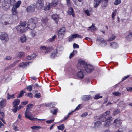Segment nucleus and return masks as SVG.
<instances>
[{
	"label": "nucleus",
	"instance_id": "nucleus-1",
	"mask_svg": "<svg viewBox=\"0 0 132 132\" xmlns=\"http://www.w3.org/2000/svg\"><path fill=\"white\" fill-rule=\"evenodd\" d=\"M78 65L81 68L80 69H83L87 73H91L94 69L93 66L90 65H87L86 63L83 60L79 61Z\"/></svg>",
	"mask_w": 132,
	"mask_h": 132
},
{
	"label": "nucleus",
	"instance_id": "nucleus-2",
	"mask_svg": "<svg viewBox=\"0 0 132 132\" xmlns=\"http://www.w3.org/2000/svg\"><path fill=\"white\" fill-rule=\"evenodd\" d=\"M4 19L7 20V21H5L4 22L5 25L11 24L12 23V16L11 15H6L4 16Z\"/></svg>",
	"mask_w": 132,
	"mask_h": 132
},
{
	"label": "nucleus",
	"instance_id": "nucleus-3",
	"mask_svg": "<svg viewBox=\"0 0 132 132\" xmlns=\"http://www.w3.org/2000/svg\"><path fill=\"white\" fill-rule=\"evenodd\" d=\"M34 88L35 89H39L41 87L39 85V80L36 77H34Z\"/></svg>",
	"mask_w": 132,
	"mask_h": 132
},
{
	"label": "nucleus",
	"instance_id": "nucleus-4",
	"mask_svg": "<svg viewBox=\"0 0 132 132\" xmlns=\"http://www.w3.org/2000/svg\"><path fill=\"white\" fill-rule=\"evenodd\" d=\"M16 28L17 31L21 33L25 32L27 29L26 27L19 25L17 26Z\"/></svg>",
	"mask_w": 132,
	"mask_h": 132
},
{
	"label": "nucleus",
	"instance_id": "nucleus-5",
	"mask_svg": "<svg viewBox=\"0 0 132 132\" xmlns=\"http://www.w3.org/2000/svg\"><path fill=\"white\" fill-rule=\"evenodd\" d=\"M42 0H37L36 4V6L38 9H41L44 6V4L42 2Z\"/></svg>",
	"mask_w": 132,
	"mask_h": 132
},
{
	"label": "nucleus",
	"instance_id": "nucleus-6",
	"mask_svg": "<svg viewBox=\"0 0 132 132\" xmlns=\"http://www.w3.org/2000/svg\"><path fill=\"white\" fill-rule=\"evenodd\" d=\"M60 48H61V51H62L63 49V47H57V49L55 50L54 51V52L53 53H51V55L50 56L51 58H53L55 57V56L56 55V54L59 51H60L59 49Z\"/></svg>",
	"mask_w": 132,
	"mask_h": 132
},
{
	"label": "nucleus",
	"instance_id": "nucleus-7",
	"mask_svg": "<svg viewBox=\"0 0 132 132\" xmlns=\"http://www.w3.org/2000/svg\"><path fill=\"white\" fill-rule=\"evenodd\" d=\"M65 27H62L60 29L58 34L59 38H61L63 37L64 34H65Z\"/></svg>",
	"mask_w": 132,
	"mask_h": 132
},
{
	"label": "nucleus",
	"instance_id": "nucleus-8",
	"mask_svg": "<svg viewBox=\"0 0 132 132\" xmlns=\"http://www.w3.org/2000/svg\"><path fill=\"white\" fill-rule=\"evenodd\" d=\"M0 39L2 40H4L5 41H8L9 38L7 34L5 32L1 33H0Z\"/></svg>",
	"mask_w": 132,
	"mask_h": 132
},
{
	"label": "nucleus",
	"instance_id": "nucleus-9",
	"mask_svg": "<svg viewBox=\"0 0 132 132\" xmlns=\"http://www.w3.org/2000/svg\"><path fill=\"white\" fill-rule=\"evenodd\" d=\"M25 117L31 120H33L32 113L30 111H26L25 113Z\"/></svg>",
	"mask_w": 132,
	"mask_h": 132
},
{
	"label": "nucleus",
	"instance_id": "nucleus-10",
	"mask_svg": "<svg viewBox=\"0 0 132 132\" xmlns=\"http://www.w3.org/2000/svg\"><path fill=\"white\" fill-rule=\"evenodd\" d=\"M83 72L86 73V72L83 69H80V71L78 72L77 74V76L79 78L82 79L84 77Z\"/></svg>",
	"mask_w": 132,
	"mask_h": 132
},
{
	"label": "nucleus",
	"instance_id": "nucleus-11",
	"mask_svg": "<svg viewBox=\"0 0 132 132\" xmlns=\"http://www.w3.org/2000/svg\"><path fill=\"white\" fill-rule=\"evenodd\" d=\"M10 4L8 2H7L6 0H5L3 2V8L4 10H6L9 8Z\"/></svg>",
	"mask_w": 132,
	"mask_h": 132
},
{
	"label": "nucleus",
	"instance_id": "nucleus-12",
	"mask_svg": "<svg viewBox=\"0 0 132 132\" xmlns=\"http://www.w3.org/2000/svg\"><path fill=\"white\" fill-rule=\"evenodd\" d=\"M105 116H102V114L100 115L99 117V119H101V120L102 121H106L107 120H112L113 119L112 117H108L106 118Z\"/></svg>",
	"mask_w": 132,
	"mask_h": 132
},
{
	"label": "nucleus",
	"instance_id": "nucleus-13",
	"mask_svg": "<svg viewBox=\"0 0 132 132\" xmlns=\"http://www.w3.org/2000/svg\"><path fill=\"white\" fill-rule=\"evenodd\" d=\"M75 4L78 6H81L83 4V0H74Z\"/></svg>",
	"mask_w": 132,
	"mask_h": 132
},
{
	"label": "nucleus",
	"instance_id": "nucleus-14",
	"mask_svg": "<svg viewBox=\"0 0 132 132\" xmlns=\"http://www.w3.org/2000/svg\"><path fill=\"white\" fill-rule=\"evenodd\" d=\"M51 17L56 23H57L59 19V15L56 14H54L51 16Z\"/></svg>",
	"mask_w": 132,
	"mask_h": 132
},
{
	"label": "nucleus",
	"instance_id": "nucleus-15",
	"mask_svg": "<svg viewBox=\"0 0 132 132\" xmlns=\"http://www.w3.org/2000/svg\"><path fill=\"white\" fill-rule=\"evenodd\" d=\"M10 2L11 5H13V8H16V9L19 7L20 5H18L17 4L15 3V0H10Z\"/></svg>",
	"mask_w": 132,
	"mask_h": 132
},
{
	"label": "nucleus",
	"instance_id": "nucleus-16",
	"mask_svg": "<svg viewBox=\"0 0 132 132\" xmlns=\"http://www.w3.org/2000/svg\"><path fill=\"white\" fill-rule=\"evenodd\" d=\"M91 98V96L89 95H83L81 97V99L85 101L89 100Z\"/></svg>",
	"mask_w": 132,
	"mask_h": 132
},
{
	"label": "nucleus",
	"instance_id": "nucleus-17",
	"mask_svg": "<svg viewBox=\"0 0 132 132\" xmlns=\"http://www.w3.org/2000/svg\"><path fill=\"white\" fill-rule=\"evenodd\" d=\"M6 104V100L3 99L0 102V108H2L5 107Z\"/></svg>",
	"mask_w": 132,
	"mask_h": 132
},
{
	"label": "nucleus",
	"instance_id": "nucleus-18",
	"mask_svg": "<svg viewBox=\"0 0 132 132\" xmlns=\"http://www.w3.org/2000/svg\"><path fill=\"white\" fill-rule=\"evenodd\" d=\"M102 0H94V6L95 7H97L102 1Z\"/></svg>",
	"mask_w": 132,
	"mask_h": 132
},
{
	"label": "nucleus",
	"instance_id": "nucleus-19",
	"mask_svg": "<svg viewBox=\"0 0 132 132\" xmlns=\"http://www.w3.org/2000/svg\"><path fill=\"white\" fill-rule=\"evenodd\" d=\"M33 20L32 18L31 19H29L28 21L29 23L28 24L27 27L28 28H29L31 30H32L33 29V27L32 26L30 28V27H29L30 25H31L32 26H33Z\"/></svg>",
	"mask_w": 132,
	"mask_h": 132
},
{
	"label": "nucleus",
	"instance_id": "nucleus-20",
	"mask_svg": "<svg viewBox=\"0 0 132 132\" xmlns=\"http://www.w3.org/2000/svg\"><path fill=\"white\" fill-rule=\"evenodd\" d=\"M29 62L21 63L20 64V67L24 68L27 66L29 65Z\"/></svg>",
	"mask_w": 132,
	"mask_h": 132
},
{
	"label": "nucleus",
	"instance_id": "nucleus-21",
	"mask_svg": "<svg viewBox=\"0 0 132 132\" xmlns=\"http://www.w3.org/2000/svg\"><path fill=\"white\" fill-rule=\"evenodd\" d=\"M20 102V100L18 99H15L13 102V107L17 106L19 104Z\"/></svg>",
	"mask_w": 132,
	"mask_h": 132
},
{
	"label": "nucleus",
	"instance_id": "nucleus-22",
	"mask_svg": "<svg viewBox=\"0 0 132 132\" xmlns=\"http://www.w3.org/2000/svg\"><path fill=\"white\" fill-rule=\"evenodd\" d=\"M73 11V9L72 8V7H70L68 10V14L69 15L71 14L74 17L75 15L74 14Z\"/></svg>",
	"mask_w": 132,
	"mask_h": 132
},
{
	"label": "nucleus",
	"instance_id": "nucleus-23",
	"mask_svg": "<svg viewBox=\"0 0 132 132\" xmlns=\"http://www.w3.org/2000/svg\"><path fill=\"white\" fill-rule=\"evenodd\" d=\"M104 39L100 37L97 38L96 40V43L97 44L101 45V43H103L104 41Z\"/></svg>",
	"mask_w": 132,
	"mask_h": 132
},
{
	"label": "nucleus",
	"instance_id": "nucleus-24",
	"mask_svg": "<svg viewBox=\"0 0 132 132\" xmlns=\"http://www.w3.org/2000/svg\"><path fill=\"white\" fill-rule=\"evenodd\" d=\"M12 13L13 15H15L18 18L17 15L18 14V12L17 11V9L16 8H12Z\"/></svg>",
	"mask_w": 132,
	"mask_h": 132
},
{
	"label": "nucleus",
	"instance_id": "nucleus-25",
	"mask_svg": "<svg viewBox=\"0 0 132 132\" xmlns=\"http://www.w3.org/2000/svg\"><path fill=\"white\" fill-rule=\"evenodd\" d=\"M51 7H55L58 4L57 1L54 0L50 3Z\"/></svg>",
	"mask_w": 132,
	"mask_h": 132
},
{
	"label": "nucleus",
	"instance_id": "nucleus-26",
	"mask_svg": "<svg viewBox=\"0 0 132 132\" xmlns=\"http://www.w3.org/2000/svg\"><path fill=\"white\" fill-rule=\"evenodd\" d=\"M77 51L76 50H74L73 52L71 53L70 55L69 58L70 59H71L72 57L77 54Z\"/></svg>",
	"mask_w": 132,
	"mask_h": 132
},
{
	"label": "nucleus",
	"instance_id": "nucleus-27",
	"mask_svg": "<svg viewBox=\"0 0 132 132\" xmlns=\"http://www.w3.org/2000/svg\"><path fill=\"white\" fill-rule=\"evenodd\" d=\"M27 38L24 35H23L21 37L20 40L22 43H23L26 41Z\"/></svg>",
	"mask_w": 132,
	"mask_h": 132
},
{
	"label": "nucleus",
	"instance_id": "nucleus-28",
	"mask_svg": "<svg viewBox=\"0 0 132 132\" xmlns=\"http://www.w3.org/2000/svg\"><path fill=\"white\" fill-rule=\"evenodd\" d=\"M95 24H93L90 27H88V31H90V30H96V28L95 26Z\"/></svg>",
	"mask_w": 132,
	"mask_h": 132
},
{
	"label": "nucleus",
	"instance_id": "nucleus-29",
	"mask_svg": "<svg viewBox=\"0 0 132 132\" xmlns=\"http://www.w3.org/2000/svg\"><path fill=\"white\" fill-rule=\"evenodd\" d=\"M33 106V104H31L28 105L27 106L26 111H30L32 109Z\"/></svg>",
	"mask_w": 132,
	"mask_h": 132
},
{
	"label": "nucleus",
	"instance_id": "nucleus-30",
	"mask_svg": "<svg viewBox=\"0 0 132 132\" xmlns=\"http://www.w3.org/2000/svg\"><path fill=\"white\" fill-rule=\"evenodd\" d=\"M32 6H32L30 5L28 7L27 9V11L28 12H32L33 8Z\"/></svg>",
	"mask_w": 132,
	"mask_h": 132
},
{
	"label": "nucleus",
	"instance_id": "nucleus-31",
	"mask_svg": "<svg viewBox=\"0 0 132 132\" xmlns=\"http://www.w3.org/2000/svg\"><path fill=\"white\" fill-rule=\"evenodd\" d=\"M48 21V19L46 18H42V24L44 26H45L46 23Z\"/></svg>",
	"mask_w": 132,
	"mask_h": 132
},
{
	"label": "nucleus",
	"instance_id": "nucleus-32",
	"mask_svg": "<svg viewBox=\"0 0 132 132\" xmlns=\"http://www.w3.org/2000/svg\"><path fill=\"white\" fill-rule=\"evenodd\" d=\"M110 44L111 46L114 48H116L118 47V44L115 42H112Z\"/></svg>",
	"mask_w": 132,
	"mask_h": 132
},
{
	"label": "nucleus",
	"instance_id": "nucleus-33",
	"mask_svg": "<svg viewBox=\"0 0 132 132\" xmlns=\"http://www.w3.org/2000/svg\"><path fill=\"white\" fill-rule=\"evenodd\" d=\"M101 124V122L100 121H97L94 123L95 127H97L100 126Z\"/></svg>",
	"mask_w": 132,
	"mask_h": 132
},
{
	"label": "nucleus",
	"instance_id": "nucleus-34",
	"mask_svg": "<svg viewBox=\"0 0 132 132\" xmlns=\"http://www.w3.org/2000/svg\"><path fill=\"white\" fill-rule=\"evenodd\" d=\"M111 120H107L105 122V125L106 127H108L110 125Z\"/></svg>",
	"mask_w": 132,
	"mask_h": 132
},
{
	"label": "nucleus",
	"instance_id": "nucleus-35",
	"mask_svg": "<svg viewBox=\"0 0 132 132\" xmlns=\"http://www.w3.org/2000/svg\"><path fill=\"white\" fill-rule=\"evenodd\" d=\"M58 129L63 130L64 128V124H62L60 125L59 126H57Z\"/></svg>",
	"mask_w": 132,
	"mask_h": 132
},
{
	"label": "nucleus",
	"instance_id": "nucleus-36",
	"mask_svg": "<svg viewBox=\"0 0 132 132\" xmlns=\"http://www.w3.org/2000/svg\"><path fill=\"white\" fill-rule=\"evenodd\" d=\"M113 95L117 96H120L121 95V93L118 91L112 93Z\"/></svg>",
	"mask_w": 132,
	"mask_h": 132
},
{
	"label": "nucleus",
	"instance_id": "nucleus-37",
	"mask_svg": "<svg viewBox=\"0 0 132 132\" xmlns=\"http://www.w3.org/2000/svg\"><path fill=\"white\" fill-rule=\"evenodd\" d=\"M7 99L9 100L10 98H14L15 97H14V94L13 95H10L9 93H8L7 94Z\"/></svg>",
	"mask_w": 132,
	"mask_h": 132
},
{
	"label": "nucleus",
	"instance_id": "nucleus-38",
	"mask_svg": "<svg viewBox=\"0 0 132 132\" xmlns=\"http://www.w3.org/2000/svg\"><path fill=\"white\" fill-rule=\"evenodd\" d=\"M18 56L20 58H22L24 56V53L22 52H20L18 54Z\"/></svg>",
	"mask_w": 132,
	"mask_h": 132
},
{
	"label": "nucleus",
	"instance_id": "nucleus-39",
	"mask_svg": "<svg viewBox=\"0 0 132 132\" xmlns=\"http://www.w3.org/2000/svg\"><path fill=\"white\" fill-rule=\"evenodd\" d=\"M116 37L114 35H113L108 39V40L109 41L113 40L116 38Z\"/></svg>",
	"mask_w": 132,
	"mask_h": 132
},
{
	"label": "nucleus",
	"instance_id": "nucleus-40",
	"mask_svg": "<svg viewBox=\"0 0 132 132\" xmlns=\"http://www.w3.org/2000/svg\"><path fill=\"white\" fill-rule=\"evenodd\" d=\"M32 85L28 86L26 88L27 90L30 92L32 90Z\"/></svg>",
	"mask_w": 132,
	"mask_h": 132
},
{
	"label": "nucleus",
	"instance_id": "nucleus-41",
	"mask_svg": "<svg viewBox=\"0 0 132 132\" xmlns=\"http://www.w3.org/2000/svg\"><path fill=\"white\" fill-rule=\"evenodd\" d=\"M51 51V48L49 47H46V51L45 52V54H47L49 53Z\"/></svg>",
	"mask_w": 132,
	"mask_h": 132
},
{
	"label": "nucleus",
	"instance_id": "nucleus-42",
	"mask_svg": "<svg viewBox=\"0 0 132 132\" xmlns=\"http://www.w3.org/2000/svg\"><path fill=\"white\" fill-rule=\"evenodd\" d=\"M46 47L45 46L41 47L40 48V49L42 52H44L45 53V52L46 51Z\"/></svg>",
	"mask_w": 132,
	"mask_h": 132
},
{
	"label": "nucleus",
	"instance_id": "nucleus-43",
	"mask_svg": "<svg viewBox=\"0 0 132 132\" xmlns=\"http://www.w3.org/2000/svg\"><path fill=\"white\" fill-rule=\"evenodd\" d=\"M75 36V34L72 35H71L69 39V42L71 41L74 38H75L74 37Z\"/></svg>",
	"mask_w": 132,
	"mask_h": 132
},
{
	"label": "nucleus",
	"instance_id": "nucleus-44",
	"mask_svg": "<svg viewBox=\"0 0 132 132\" xmlns=\"http://www.w3.org/2000/svg\"><path fill=\"white\" fill-rule=\"evenodd\" d=\"M51 7V4L50 3L47 6L45 7L44 9L45 10H50Z\"/></svg>",
	"mask_w": 132,
	"mask_h": 132
},
{
	"label": "nucleus",
	"instance_id": "nucleus-45",
	"mask_svg": "<svg viewBox=\"0 0 132 132\" xmlns=\"http://www.w3.org/2000/svg\"><path fill=\"white\" fill-rule=\"evenodd\" d=\"M57 109H54L53 110H51V113H52L53 115H54L56 114L57 113Z\"/></svg>",
	"mask_w": 132,
	"mask_h": 132
},
{
	"label": "nucleus",
	"instance_id": "nucleus-46",
	"mask_svg": "<svg viewBox=\"0 0 132 132\" xmlns=\"http://www.w3.org/2000/svg\"><path fill=\"white\" fill-rule=\"evenodd\" d=\"M35 97L37 98H39L41 97V94L40 93H36L34 95Z\"/></svg>",
	"mask_w": 132,
	"mask_h": 132
},
{
	"label": "nucleus",
	"instance_id": "nucleus-47",
	"mask_svg": "<svg viewBox=\"0 0 132 132\" xmlns=\"http://www.w3.org/2000/svg\"><path fill=\"white\" fill-rule=\"evenodd\" d=\"M107 3H105V2H102V7L103 8H105L107 6Z\"/></svg>",
	"mask_w": 132,
	"mask_h": 132
},
{
	"label": "nucleus",
	"instance_id": "nucleus-48",
	"mask_svg": "<svg viewBox=\"0 0 132 132\" xmlns=\"http://www.w3.org/2000/svg\"><path fill=\"white\" fill-rule=\"evenodd\" d=\"M24 92L23 90H22L21 91L20 93V94H19L18 95V96H17V98H19L20 97H22L23 94H24Z\"/></svg>",
	"mask_w": 132,
	"mask_h": 132
},
{
	"label": "nucleus",
	"instance_id": "nucleus-49",
	"mask_svg": "<svg viewBox=\"0 0 132 132\" xmlns=\"http://www.w3.org/2000/svg\"><path fill=\"white\" fill-rule=\"evenodd\" d=\"M120 110L119 109H117L115 110L114 112L113 113V115L114 116L116 115L120 112Z\"/></svg>",
	"mask_w": 132,
	"mask_h": 132
},
{
	"label": "nucleus",
	"instance_id": "nucleus-50",
	"mask_svg": "<svg viewBox=\"0 0 132 132\" xmlns=\"http://www.w3.org/2000/svg\"><path fill=\"white\" fill-rule=\"evenodd\" d=\"M56 35H54L52 37L50 38L49 39V41L51 42H52L54 41L56 38Z\"/></svg>",
	"mask_w": 132,
	"mask_h": 132
},
{
	"label": "nucleus",
	"instance_id": "nucleus-51",
	"mask_svg": "<svg viewBox=\"0 0 132 132\" xmlns=\"http://www.w3.org/2000/svg\"><path fill=\"white\" fill-rule=\"evenodd\" d=\"M13 107L14 108L12 110V111L14 113H15L17 112V110L18 108V106H15L14 107L13 106Z\"/></svg>",
	"mask_w": 132,
	"mask_h": 132
},
{
	"label": "nucleus",
	"instance_id": "nucleus-52",
	"mask_svg": "<svg viewBox=\"0 0 132 132\" xmlns=\"http://www.w3.org/2000/svg\"><path fill=\"white\" fill-rule=\"evenodd\" d=\"M110 112L109 111H107L104 113L102 114V116H106L108 115L110 113Z\"/></svg>",
	"mask_w": 132,
	"mask_h": 132
},
{
	"label": "nucleus",
	"instance_id": "nucleus-53",
	"mask_svg": "<svg viewBox=\"0 0 132 132\" xmlns=\"http://www.w3.org/2000/svg\"><path fill=\"white\" fill-rule=\"evenodd\" d=\"M121 2V1L120 0H116L114 3V4L116 5H117Z\"/></svg>",
	"mask_w": 132,
	"mask_h": 132
},
{
	"label": "nucleus",
	"instance_id": "nucleus-54",
	"mask_svg": "<svg viewBox=\"0 0 132 132\" xmlns=\"http://www.w3.org/2000/svg\"><path fill=\"white\" fill-rule=\"evenodd\" d=\"M26 22H20V25H19L23 26L24 27H26L25 26L26 25Z\"/></svg>",
	"mask_w": 132,
	"mask_h": 132
},
{
	"label": "nucleus",
	"instance_id": "nucleus-55",
	"mask_svg": "<svg viewBox=\"0 0 132 132\" xmlns=\"http://www.w3.org/2000/svg\"><path fill=\"white\" fill-rule=\"evenodd\" d=\"M75 37H74L76 38H82V36L80 35L77 34H75Z\"/></svg>",
	"mask_w": 132,
	"mask_h": 132
},
{
	"label": "nucleus",
	"instance_id": "nucleus-56",
	"mask_svg": "<svg viewBox=\"0 0 132 132\" xmlns=\"http://www.w3.org/2000/svg\"><path fill=\"white\" fill-rule=\"evenodd\" d=\"M38 19L36 17H34V23L35 24V25H36V24L38 22Z\"/></svg>",
	"mask_w": 132,
	"mask_h": 132
},
{
	"label": "nucleus",
	"instance_id": "nucleus-57",
	"mask_svg": "<svg viewBox=\"0 0 132 132\" xmlns=\"http://www.w3.org/2000/svg\"><path fill=\"white\" fill-rule=\"evenodd\" d=\"M0 114L4 118V117L5 115L4 113L3 112V110L2 109L0 110Z\"/></svg>",
	"mask_w": 132,
	"mask_h": 132
},
{
	"label": "nucleus",
	"instance_id": "nucleus-58",
	"mask_svg": "<svg viewBox=\"0 0 132 132\" xmlns=\"http://www.w3.org/2000/svg\"><path fill=\"white\" fill-rule=\"evenodd\" d=\"M41 127L39 126H34V130H38Z\"/></svg>",
	"mask_w": 132,
	"mask_h": 132
},
{
	"label": "nucleus",
	"instance_id": "nucleus-59",
	"mask_svg": "<svg viewBox=\"0 0 132 132\" xmlns=\"http://www.w3.org/2000/svg\"><path fill=\"white\" fill-rule=\"evenodd\" d=\"M73 46L74 48H79V45L78 44L75 43H74L73 44Z\"/></svg>",
	"mask_w": 132,
	"mask_h": 132
},
{
	"label": "nucleus",
	"instance_id": "nucleus-60",
	"mask_svg": "<svg viewBox=\"0 0 132 132\" xmlns=\"http://www.w3.org/2000/svg\"><path fill=\"white\" fill-rule=\"evenodd\" d=\"M106 44L107 43L104 40L103 42V43H101V45L102 46H104L106 45Z\"/></svg>",
	"mask_w": 132,
	"mask_h": 132
},
{
	"label": "nucleus",
	"instance_id": "nucleus-61",
	"mask_svg": "<svg viewBox=\"0 0 132 132\" xmlns=\"http://www.w3.org/2000/svg\"><path fill=\"white\" fill-rule=\"evenodd\" d=\"M125 103H124L123 101H120L119 102V106H122L125 105Z\"/></svg>",
	"mask_w": 132,
	"mask_h": 132
},
{
	"label": "nucleus",
	"instance_id": "nucleus-62",
	"mask_svg": "<svg viewBox=\"0 0 132 132\" xmlns=\"http://www.w3.org/2000/svg\"><path fill=\"white\" fill-rule=\"evenodd\" d=\"M15 65V63H13L11 64V65H9L7 68V69H8L9 68H10L12 67H13Z\"/></svg>",
	"mask_w": 132,
	"mask_h": 132
},
{
	"label": "nucleus",
	"instance_id": "nucleus-63",
	"mask_svg": "<svg viewBox=\"0 0 132 132\" xmlns=\"http://www.w3.org/2000/svg\"><path fill=\"white\" fill-rule=\"evenodd\" d=\"M87 115L88 113L87 112H86L83 113L81 115V116L82 117H85Z\"/></svg>",
	"mask_w": 132,
	"mask_h": 132
},
{
	"label": "nucleus",
	"instance_id": "nucleus-64",
	"mask_svg": "<svg viewBox=\"0 0 132 132\" xmlns=\"http://www.w3.org/2000/svg\"><path fill=\"white\" fill-rule=\"evenodd\" d=\"M85 12L86 14L87 15H90V13H89V11L88 10H85Z\"/></svg>",
	"mask_w": 132,
	"mask_h": 132
}]
</instances>
